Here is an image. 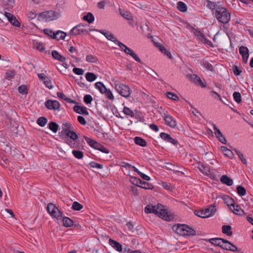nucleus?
<instances>
[{"label": "nucleus", "mask_w": 253, "mask_h": 253, "mask_svg": "<svg viewBox=\"0 0 253 253\" xmlns=\"http://www.w3.org/2000/svg\"><path fill=\"white\" fill-rule=\"evenodd\" d=\"M239 53L242 55L243 62L246 63L249 56L248 48L244 46L239 47Z\"/></svg>", "instance_id": "9b49d317"}, {"label": "nucleus", "mask_w": 253, "mask_h": 253, "mask_svg": "<svg viewBox=\"0 0 253 253\" xmlns=\"http://www.w3.org/2000/svg\"><path fill=\"white\" fill-rule=\"evenodd\" d=\"M96 78V75L93 73L87 72L85 75L86 80L90 82L95 81Z\"/></svg>", "instance_id": "ea45409f"}, {"label": "nucleus", "mask_w": 253, "mask_h": 253, "mask_svg": "<svg viewBox=\"0 0 253 253\" xmlns=\"http://www.w3.org/2000/svg\"><path fill=\"white\" fill-rule=\"evenodd\" d=\"M185 236H194L196 235V231L186 225Z\"/></svg>", "instance_id": "a19ab883"}, {"label": "nucleus", "mask_w": 253, "mask_h": 253, "mask_svg": "<svg viewBox=\"0 0 253 253\" xmlns=\"http://www.w3.org/2000/svg\"><path fill=\"white\" fill-rule=\"evenodd\" d=\"M222 199L229 208L232 207L235 204L234 200L229 196L224 195L222 197Z\"/></svg>", "instance_id": "b1692460"}, {"label": "nucleus", "mask_w": 253, "mask_h": 253, "mask_svg": "<svg viewBox=\"0 0 253 253\" xmlns=\"http://www.w3.org/2000/svg\"><path fill=\"white\" fill-rule=\"evenodd\" d=\"M167 96L174 101H177L179 100V98L178 96L175 93H172L171 92H168L167 93Z\"/></svg>", "instance_id": "3c124183"}, {"label": "nucleus", "mask_w": 253, "mask_h": 253, "mask_svg": "<svg viewBox=\"0 0 253 253\" xmlns=\"http://www.w3.org/2000/svg\"><path fill=\"white\" fill-rule=\"evenodd\" d=\"M186 224H177L172 226V230L181 236H185Z\"/></svg>", "instance_id": "9d476101"}, {"label": "nucleus", "mask_w": 253, "mask_h": 253, "mask_svg": "<svg viewBox=\"0 0 253 253\" xmlns=\"http://www.w3.org/2000/svg\"><path fill=\"white\" fill-rule=\"evenodd\" d=\"M72 154L74 155V156L78 159H81L84 157V154L82 151H79V150H73Z\"/></svg>", "instance_id": "09e8293b"}, {"label": "nucleus", "mask_w": 253, "mask_h": 253, "mask_svg": "<svg viewBox=\"0 0 253 253\" xmlns=\"http://www.w3.org/2000/svg\"><path fill=\"white\" fill-rule=\"evenodd\" d=\"M206 175L213 180H217L219 176L217 174V171L214 169H210Z\"/></svg>", "instance_id": "c756f323"}, {"label": "nucleus", "mask_w": 253, "mask_h": 253, "mask_svg": "<svg viewBox=\"0 0 253 253\" xmlns=\"http://www.w3.org/2000/svg\"><path fill=\"white\" fill-rule=\"evenodd\" d=\"M33 45L35 48L39 51H43L45 49V47L43 43L41 42H34Z\"/></svg>", "instance_id": "79ce46f5"}, {"label": "nucleus", "mask_w": 253, "mask_h": 253, "mask_svg": "<svg viewBox=\"0 0 253 253\" xmlns=\"http://www.w3.org/2000/svg\"><path fill=\"white\" fill-rule=\"evenodd\" d=\"M234 151L236 153L237 155L238 156L239 159L241 160L242 162L244 165H247V161L245 158H244L243 154L242 153H241L240 151L237 150L236 149H234Z\"/></svg>", "instance_id": "49530a36"}, {"label": "nucleus", "mask_w": 253, "mask_h": 253, "mask_svg": "<svg viewBox=\"0 0 253 253\" xmlns=\"http://www.w3.org/2000/svg\"><path fill=\"white\" fill-rule=\"evenodd\" d=\"M95 86L102 94H104V92L106 91L107 89L104 84L100 82L96 83L95 84Z\"/></svg>", "instance_id": "473e14b6"}, {"label": "nucleus", "mask_w": 253, "mask_h": 253, "mask_svg": "<svg viewBox=\"0 0 253 253\" xmlns=\"http://www.w3.org/2000/svg\"><path fill=\"white\" fill-rule=\"evenodd\" d=\"M86 61L87 62L89 63H97L98 61V59L95 56L93 55L89 54L87 55L86 57Z\"/></svg>", "instance_id": "a18cd8bd"}, {"label": "nucleus", "mask_w": 253, "mask_h": 253, "mask_svg": "<svg viewBox=\"0 0 253 253\" xmlns=\"http://www.w3.org/2000/svg\"><path fill=\"white\" fill-rule=\"evenodd\" d=\"M130 181L132 184L135 185V186L142 188L141 184H142V181L138 178L134 176H132L130 178Z\"/></svg>", "instance_id": "bb28decb"}, {"label": "nucleus", "mask_w": 253, "mask_h": 253, "mask_svg": "<svg viewBox=\"0 0 253 253\" xmlns=\"http://www.w3.org/2000/svg\"><path fill=\"white\" fill-rule=\"evenodd\" d=\"M237 192L240 196H245L246 194V189L241 185H239L237 187Z\"/></svg>", "instance_id": "c03bdc74"}, {"label": "nucleus", "mask_w": 253, "mask_h": 253, "mask_svg": "<svg viewBox=\"0 0 253 253\" xmlns=\"http://www.w3.org/2000/svg\"><path fill=\"white\" fill-rule=\"evenodd\" d=\"M233 96L235 101L239 103L242 102L241 95L239 92H234L233 94Z\"/></svg>", "instance_id": "8fccbe9b"}, {"label": "nucleus", "mask_w": 253, "mask_h": 253, "mask_svg": "<svg viewBox=\"0 0 253 253\" xmlns=\"http://www.w3.org/2000/svg\"><path fill=\"white\" fill-rule=\"evenodd\" d=\"M147 37L149 39L151 40V41L154 43L155 46L159 48L162 53L166 55L169 58L171 59L172 56L171 53L169 52L167 49L160 43L156 42L154 41V38L150 33L147 34Z\"/></svg>", "instance_id": "423d86ee"}, {"label": "nucleus", "mask_w": 253, "mask_h": 253, "mask_svg": "<svg viewBox=\"0 0 253 253\" xmlns=\"http://www.w3.org/2000/svg\"><path fill=\"white\" fill-rule=\"evenodd\" d=\"M52 56L54 59L62 62H63L66 60V58L60 54L56 50H53L52 51Z\"/></svg>", "instance_id": "393cba45"}, {"label": "nucleus", "mask_w": 253, "mask_h": 253, "mask_svg": "<svg viewBox=\"0 0 253 253\" xmlns=\"http://www.w3.org/2000/svg\"><path fill=\"white\" fill-rule=\"evenodd\" d=\"M85 26H87V25H83L82 24H79L76 26L74 27L70 31V35L73 36H76L80 35L81 34H86L88 33L87 30L85 28Z\"/></svg>", "instance_id": "0eeeda50"}, {"label": "nucleus", "mask_w": 253, "mask_h": 253, "mask_svg": "<svg viewBox=\"0 0 253 253\" xmlns=\"http://www.w3.org/2000/svg\"><path fill=\"white\" fill-rule=\"evenodd\" d=\"M83 19L90 24L94 21V17L91 13L88 12L86 15L83 17Z\"/></svg>", "instance_id": "c9c22d12"}, {"label": "nucleus", "mask_w": 253, "mask_h": 253, "mask_svg": "<svg viewBox=\"0 0 253 253\" xmlns=\"http://www.w3.org/2000/svg\"><path fill=\"white\" fill-rule=\"evenodd\" d=\"M47 122V119L43 117H41L38 118L37 123L41 126H44Z\"/></svg>", "instance_id": "37998d69"}, {"label": "nucleus", "mask_w": 253, "mask_h": 253, "mask_svg": "<svg viewBox=\"0 0 253 253\" xmlns=\"http://www.w3.org/2000/svg\"><path fill=\"white\" fill-rule=\"evenodd\" d=\"M199 170L202 173H203L204 174H206V175L207 174L208 170H210V169L208 167L204 166L203 165H201L200 166H199Z\"/></svg>", "instance_id": "e2e57ef3"}, {"label": "nucleus", "mask_w": 253, "mask_h": 253, "mask_svg": "<svg viewBox=\"0 0 253 253\" xmlns=\"http://www.w3.org/2000/svg\"><path fill=\"white\" fill-rule=\"evenodd\" d=\"M48 128L53 132L56 133L59 128V126L56 123L51 122L48 124Z\"/></svg>", "instance_id": "e433bc0d"}, {"label": "nucleus", "mask_w": 253, "mask_h": 253, "mask_svg": "<svg viewBox=\"0 0 253 253\" xmlns=\"http://www.w3.org/2000/svg\"><path fill=\"white\" fill-rule=\"evenodd\" d=\"M116 91L122 96L128 97L130 95V89L128 86L120 83H115Z\"/></svg>", "instance_id": "20e7f679"}, {"label": "nucleus", "mask_w": 253, "mask_h": 253, "mask_svg": "<svg viewBox=\"0 0 253 253\" xmlns=\"http://www.w3.org/2000/svg\"><path fill=\"white\" fill-rule=\"evenodd\" d=\"M215 211V206L211 205L204 210H195L194 213L200 217L207 218L212 215Z\"/></svg>", "instance_id": "7ed1b4c3"}, {"label": "nucleus", "mask_w": 253, "mask_h": 253, "mask_svg": "<svg viewBox=\"0 0 253 253\" xmlns=\"http://www.w3.org/2000/svg\"><path fill=\"white\" fill-rule=\"evenodd\" d=\"M191 80L197 85H199L203 87L206 86V84H204L201 79L195 74L191 75Z\"/></svg>", "instance_id": "5701e85b"}, {"label": "nucleus", "mask_w": 253, "mask_h": 253, "mask_svg": "<svg viewBox=\"0 0 253 253\" xmlns=\"http://www.w3.org/2000/svg\"><path fill=\"white\" fill-rule=\"evenodd\" d=\"M66 36V33L61 31H57L55 35L53 36V39H56L57 40H64Z\"/></svg>", "instance_id": "7c9ffc66"}, {"label": "nucleus", "mask_w": 253, "mask_h": 253, "mask_svg": "<svg viewBox=\"0 0 253 253\" xmlns=\"http://www.w3.org/2000/svg\"><path fill=\"white\" fill-rule=\"evenodd\" d=\"M73 110L78 114L84 115H88V112L87 110V108L84 106L75 105L73 107Z\"/></svg>", "instance_id": "6ab92c4d"}, {"label": "nucleus", "mask_w": 253, "mask_h": 253, "mask_svg": "<svg viewBox=\"0 0 253 253\" xmlns=\"http://www.w3.org/2000/svg\"><path fill=\"white\" fill-rule=\"evenodd\" d=\"M4 15L12 25L17 27H20V22L13 14L7 12H5Z\"/></svg>", "instance_id": "1a4fd4ad"}, {"label": "nucleus", "mask_w": 253, "mask_h": 253, "mask_svg": "<svg viewBox=\"0 0 253 253\" xmlns=\"http://www.w3.org/2000/svg\"><path fill=\"white\" fill-rule=\"evenodd\" d=\"M207 6L211 9L212 11H213L214 9L216 10L217 8L220 7L219 6H217L215 2L211 1L210 0H207Z\"/></svg>", "instance_id": "58836bf2"}, {"label": "nucleus", "mask_w": 253, "mask_h": 253, "mask_svg": "<svg viewBox=\"0 0 253 253\" xmlns=\"http://www.w3.org/2000/svg\"><path fill=\"white\" fill-rule=\"evenodd\" d=\"M109 244L114 249H115L118 252H122V246L119 242L113 240L112 239H110L109 240Z\"/></svg>", "instance_id": "4be33fe9"}, {"label": "nucleus", "mask_w": 253, "mask_h": 253, "mask_svg": "<svg viewBox=\"0 0 253 253\" xmlns=\"http://www.w3.org/2000/svg\"><path fill=\"white\" fill-rule=\"evenodd\" d=\"M73 72L76 74V75H82L84 74V70H83L82 69H81V68H74L73 69Z\"/></svg>", "instance_id": "774afa93"}, {"label": "nucleus", "mask_w": 253, "mask_h": 253, "mask_svg": "<svg viewBox=\"0 0 253 253\" xmlns=\"http://www.w3.org/2000/svg\"><path fill=\"white\" fill-rule=\"evenodd\" d=\"M154 187V185L152 183L143 181V189L152 190Z\"/></svg>", "instance_id": "4d7b16f0"}, {"label": "nucleus", "mask_w": 253, "mask_h": 253, "mask_svg": "<svg viewBox=\"0 0 253 253\" xmlns=\"http://www.w3.org/2000/svg\"><path fill=\"white\" fill-rule=\"evenodd\" d=\"M222 232L223 234L228 236H231L233 234L232 227L230 225H223L222 227Z\"/></svg>", "instance_id": "cd10ccee"}, {"label": "nucleus", "mask_w": 253, "mask_h": 253, "mask_svg": "<svg viewBox=\"0 0 253 253\" xmlns=\"http://www.w3.org/2000/svg\"><path fill=\"white\" fill-rule=\"evenodd\" d=\"M215 14L217 20L222 23L226 24L228 23L230 19V13H229L227 9L218 7L215 10Z\"/></svg>", "instance_id": "f03ea898"}, {"label": "nucleus", "mask_w": 253, "mask_h": 253, "mask_svg": "<svg viewBox=\"0 0 253 253\" xmlns=\"http://www.w3.org/2000/svg\"><path fill=\"white\" fill-rule=\"evenodd\" d=\"M167 168L170 170H172L174 172H179V171L177 170L176 168L177 166L172 163H168L167 164Z\"/></svg>", "instance_id": "5fc2aeb1"}, {"label": "nucleus", "mask_w": 253, "mask_h": 253, "mask_svg": "<svg viewBox=\"0 0 253 253\" xmlns=\"http://www.w3.org/2000/svg\"><path fill=\"white\" fill-rule=\"evenodd\" d=\"M177 8L181 12H184L187 11V7L186 4L182 1L177 2Z\"/></svg>", "instance_id": "f704fd0d"}, {"label": "nucleus", "mask_w": 253, "mask_h": 253, "mask_svg": "<svg viewBox=\"0 0 253 253\" xmlns=\"http://www.w3.org/2000/svg\"><path fill=\"white\" fill-rule=\"evenodd\" d=\"M121 11V9H120ZM121 15L125 19L129 20L131 18V15L129 12L126 11H120Z\"/></svg>", "instance_id": "13d9d810"}, {"label": "nucleus", "mask_w": 253, "mask_h": 253, "mask_svg": "<svg viewBox=\"0 0 253 253\" xmlns=\"http://www.w3.org/2000/svg\"><path fill=\"white\" fill-rule=\"evenodd\" d=\"M92 99V96L89 94H86L84 97V101L86 104L91 103Z\"/></svg>", "instance_id": "0e129e2a"}, {"label": "nucleus", "mask_w": 253, "mask_h": 253, "mask_svg": "<svg viewBox=\"0 0 253 253\" xmlns=\"http://www.w3.org/2000/svg\"><path fill=\"white\" fill-rule=\"evenodd\" d=\"M160 137L164 140L166 142L171 143L172 144L176 145L178 143V141L176 139L172 138L169 134L165 132L161 133Z\"/></svg>", "instance_id": "dca6fc26"}, {"label": "nucleus", "mask_w": 253, "mask_h": 253, "mask_svg": "<svg viewBox=\"0 0 253 253\" xmlns=\"http://www.w3.org/2000/svg\"><path fill=\"white\" fill-rule=\"evenodd\" d=\"M223 241L224 244L222 248V249L232 252L239 251L235 245L230 243L229 241L225 239V240Z\"/></svg>", "instance_id": "ddd939ff"}, {"label": "nucleus", "mask_w": 253, "mask_h": 253, "mask_svg": "<svg viewBox=\"0 0 253 253\" xmlns=\"http://www.w3.org/2000/svg\"><path fill=\"white\" fill-rule=\"evenodd\" d=\"M62 128L61 133L65 135H69L70 131L73 129V126L71 124L65 123L62 124Z\"/></svg>", "instance_id": "aec40b11"}, {"label": "nucleus", "mask_w": 253, "mask_h": 253, "mask_svg": "<svg viewBox=\"0 0 253 253\" xmlns=\"http://www.w3.org/2000/svg\"><path fill=\"white\" fill-rule=\"evenodd\" d=\"M83 206L78 202H74L73 203L72 209L74 211H80L81 209H83Z\"/></svg>", "instance_id": "864d4df0"}, {"label": "nucleus", "mask_w": 253, "mask_h": 253, "mask_svg": "<svg viewBox=\"0 0 253 253\" xmlns=\"http://www.w3.org/2000/svg\"><path fill=\"white\" fill-rule=\"evenodd\" d=\"M104 94L106 97L110 100H113L114 98L112 92L110 89H107L106 91L104 92Z\"/></svg>", "instance_id": "69168bd1"}, {"label": "nucleus", "mask_w": 253, "mask_h": 253, "mask_svg": "<svg viewBox=\"0 0 253 253\" xmlns=\"http://www.w3.org/2000/svg\"><path fill=\"white\" fill-rule=\"evenodd\" d=\"M99 33H101L108 40H110L116 44H118L120 41H119L117 39L114 37V36L111 33H109L108 32H106L102 30H96Z\"/></svg>", "instance_id": "2eb2a0df"}, {"label": "nucleus", "mask_w": 253, "mask_h": 253, "mask_svg": "<svg viewBox=\"0 0 253 253\" xmlns=\"http://www.w3.org/2000/svg\"><path fill=\"white\" fill-rule=\"evenodd\" d=\"M213 129L214 131V134L218 140L223 144H226L227 141L225 137L222 135L220 130L217 127L215 124L212 125Z\"/></svg>", "instance_id": "4468645a"}, {"label": "nucleus", "mask_w": 253, "mask_h": 253, "mask_svg": "<svg viewBox=\"0 0 253 253\" xmlns=\"http://www.w3.org/2000/svg\"><path fill=\"white\" fill-rule=\"evenodd\" d=\"M223 240H225V239L219 238H215L210 239L209 241L211 244L214 246H218L222 249L224 244Z\"/></svg>", "instance_id": "412c9836"}, {"label": "nucleus", "mask_w": 253, "mask_h": 253, "mask_svg": "<svg viewBox=\"0 0 253 253\" xmlns=\"http://www.w3.org/2000/svg\"><path fill=\"white\" fill-rule=\"evenodd\" d=\"M232 208L230 207V211L234 214L238 215H243L245 214L244 211L241 209L240 206L238 205H235V203L232 206Z\"/></svg>", "instance_id": "a211bd4d"}, {"label": "nucleus", "mask_w": 253, "mask_h": 253, "mask_svg": "<svg viewBox=\"0 0 253 253\" xmlns=\"http://www.w3.org/2000/svg\"><path fill=\"white\" fill-rule=\"evenodd\" d=\"M84 138L85 141H86V142L88 143V144L90 147L94 148L97 142L95 140H93L90 138H88L86 136H84Z\"/></svg>", "instance_id": "de8ad7c7"}, {"label": "nucleus", "mask_w": 253, "mask_h": 253, "mask_svg": "<svg viewBox=\"0 0 253 253\" xmlns=\"http://www.w3.org/2000/svg\"><path fill=\"white\" fill-rule=\"evenodd\" d=\"M145 212L147 213H154L158 217L167 221H171L175 217L173 213L165 209L164 206L161 204H158L157 206L148 205L145 208Z\"/></svg>", "instance_id": "f257e3e1"}, {"label": "nucleus", "mask_w": 253, "mask_h": 253, "mask_svg": "<svg viewBox=\"0 0 253 253\" xmlns=\"http://www.w3.org/2000/svg\"><path fill=\"white\" fill-rule=\"evenodd\" d=\"M62 218L63 225L64 226H65L66 227H71L73 225L74 222L70 218L66 217V216H64L63 218L62 217Z\"/></svg>", "instance_id": "2f4dec72"}, {"label": "nucleus", "mask_w": 253, "mask_h": 253, "mask_svg": "<svg viewBox=\"0 0 253 253\" xmlns=\"http://www.w3.org/2000/svg\"><path fill=\"white\" fill-rule=\"evenodd\" d=\"M123 112L125 114L130 117H133L134 115L133 111L127 107H124Z\"/></svg>", "instance_id": "6e6d98bb"}, {"label": "nucleus", "mask_w": 253, "mask_h": 253, "mask_svg": "<svg viewBox=\"0 0 253 253\" xmlns=\"http://www.w3.org/2000/svg\"><path fill=\"white\" fill-rule=\"evenodd\" d=\"M45 106L50 110H59L60 104L56 100H48L45 102Z\"/></svg>", "instance_id": "6e6552de"}, {"label": "nucleus", "mask_w": 253, "mask_h": 253, "mask_svg": "<svg viewBox=\"0 0 253 253\" xmlns=\"http://www.w3.org/2000/svg\"><path fill=\"white\" fill-rule=\"evenodd\" d=\"M164 119L167 126L172 128H174L176 126V122L172 116L169 115H165Z\"/></svg>", "instance_id": "f3484780"}, {"label": "nucleus", "mask_w": 253, "mask_h": 253, "mask_svg": "<svg viewBox=\"0 0 253 253\" xmlns=\"http://www.w3.org/2000/svg\"><path fill=\"white\" fill-rule=\"evenodd\" d=\"M118 45L120 47V48H121V49L127 54L131 55V54L133 52V51L130 48L127 47L126 45L120 42H119Z\"/></svg>", "instance_id": "c85d7f7f"}, {"label": "nucleus", "mask_w": 253, "mask_h": 253, "mask_svg": "<svg viewBox=\"0 0 253 253\" xmlns=\"http://www.w3.org/2000/svg\"><path fill=\"white\" fill-rule=\"evenodd\" d=\"M43 32L45 34L48 35L52 39H53V36L55 35V33L53 32L52 30L49 29H45L43 30Z\"/></svg>", "instance_id": "338daca9"}, {"label": "nucleus", "mask_w": 253, "mask_h": 253, "mask_svg": "<svg viewBox=\"0 0 253 253\" xmlns=\"http://www.w3.org/2000/svg\"><path fill=\"white\" fill-rule=\"evenodd\" d=\"M220 181L224 184L228 185L231 186L233 184V180L231 178L228 177L226 175H223L220 177Z\"/></svg>", "instance_id": "a878e982"}, {"label": "nucleus", "mask_w": 253, "mask_h": 253, "mask_svg": "<svg viewBox=\"0 0 253 253\" xmlns=\"http://www.w3.org/2000/svg\"><path fill=\"white\" fill-rule=\"evenodd\" d=\"M95 149L99 150L100 151L103 152L104 153H108L109 150L106 148L103 145L97 142L94 147Z\"/></svg>", "instance_id": "4c0bfd02"}, {"label": "nucleus", "mask_w": 253, "mask_h": 253, "mask_svg": "<svg viewBox=\"0 0 253 253\" xmlns=\"http://www.w3.org/2000/svg\"><path fill=\"white\" fill-rule=\"evenodd\" d=\"M203 66L205 67L208 70L213 71L214 70V67L209 62L206 61L204 62Z\"/></svg>", "instance_id": "680f3d73"}, {"label": "nucleus", "mask_w": 253, "mask_h": 253, "mask_svg": "<svg viewBox=\"0 0 253 253\" xmlns=\"http://www.w3.org/2000/svg\"><path fill=\"white\" fill-rule=\"evenodd\" d=\"M47 211L51 216L55 218L57 220L62 219L63 213L54 204L49 203L47 205Z\"/></svg>", "instance_id": "39448f33"}, {"label": "nucleus", "mask_w": 253, "mask_h": 253, "mask_svg": "<svg viewBox=\"0 0 253 253\" xmlns=\"http://www.w3.org/2000/svg\"><path fill=\"white\" fill-rule=\"evenodd\" d=\"M44 84L45 86L49 89L53 87L51 80L47 77L46 79L43 81Z\"/></svg>", "instance_id": "bf43d9fd"}, {"label": "nucleus", "mask_w": 253, "mask_h": 253, "mask_svg": "<svg viewBox=\"0 0 253 253\" xmlns=\"http://www.w3.org/2000/svg\"><path fill=\"white\" fill-rule=\"evenodd\" d=\"M67 137H69L70 138V139H72L73 140L75 141L77 140L78 138V135L76 134V133L72 130L70 131V132L69 134V135H66Z\"/></svg>", "instance_id": "052dcab7"}, {"label": "nucleus", "mask_w": 253, "mask_h": 253, "mask_svg": "<svg viewBox=\"0 0 253 253\" xmlns=\"http://www.w3.org/2000/svg\"><path fill=\"white\" fill-rule=\"evenodd\" d=\"M54 12L50 10L42 12L39 14V17L45 20V21H49L53 19Z\"/></svg>", "instance_id": "f8f14e48"}, {"label": "nucleus", "mask_w": 253, "mask_h": 253, "mask_svg": "<svg viewBox=\"0 0 253 253\" xmlns=\"http://www.w3.org/2000/svg\"><path fill=\"white\" fill-rule=\"evenodd\" d=\"M221 150L224 155L227 157L232 158L233 156V152L225 146H221Z\"/></svg>", "instance_id": "72a5a7b5"}, {"label": "nucleus", "mask_w": 253, "mask_h": 253, "mask_svg": "<svg viewBox=\"0 0 253 253\" xmlns=\"http://www.w3.org/2000/svg\"><path fill=\"white\" fill-rule=\"evenodd\" d=\"M18 90L19 93L23 94H27L28 93V88L25 85H22L18 87Z\"/></svg>", "instance_id": "603ef678"}]
</instances>
